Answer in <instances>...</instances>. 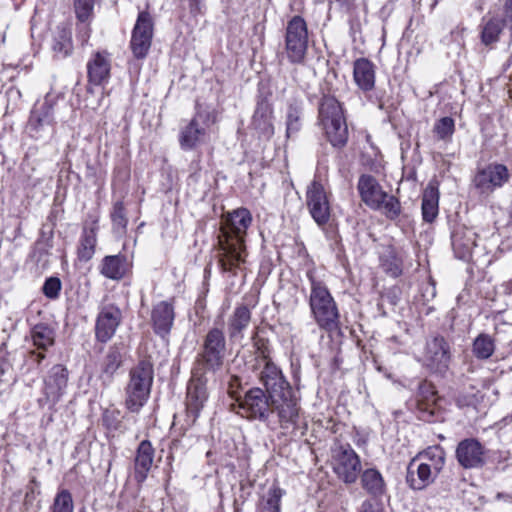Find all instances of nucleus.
Segmentation results:
<instances>
[{
  "label": "nucleus",
  "mask_w": 512,
  "mask_h": 512,
  "mask_svg": "<svg viewBox=\"0 0 512 512\" xmlns=\"http://www.w3.org/2000/svg\"><path fill=\"white\" fill-rule=\"evenodd\" d=\"M251 222V213L246 208H238L223 219L218 237V257L224 272H233L245 262V236Z\"/></svg>",
  "instance_id": "1"
},
{
  "label": "nucleus",
  "mask_w": 512,
  "mask_h": 512,
  "mask_svg": "<svg viewBox=\"0 0 512 512\" xmlns=\"http://www.w3.org/2000/svg\"><path fill=\"white\" fill-rule=\"evenodd\" d=\"M310 282L309 307L319 329L331 333L340 328V313L336 301L324 281L313 271L307 272Z\"/></svg>",
  "instance_id": "2"
},
{
  "label": "nucleus",
  "mask_w": 512,
  "mask_h": 512,
  "mask_svg": "<svg viewBox=\"0 0 512 512\" xmlns=\"http://www.w3.org/2000/svg\"><path fill=\"white\" fill-rule=\"evenodd\" d=\"M154 379L153 365L149 360H141L129 373L125 388V407L132 413H139L147 403Z\"/></svg>",
  "instance_id": "3"
},
{
  "label": "nucleus",
  "mask_w": 512,
  "mask_h": 512,
  "mask_svg": "<svg viewBox=\"0 0 512 512\" xmlns=\"http://www.w3.org/2000/svg\"><path fill=\"white\" fill-rule=\"evenodd\" d=\"M319 123L333 147L342 148L348 140V127L339 101L330 95L323 96L318 109Z\"/></svg>",
  "instance_id": "4"
},
{
  "label": "nucleus",
  "mask_w": 512,
  "mask_h": 512,
  "mask_svg": "<svg viewBox=\"0 0 512 512\" xmlns=\"http://www.w3.org/2000/svg\"><path fill=\"white\" fill-rule=\"evenodd\" d=\"M226 352V338L222 328L213 327L206 334L201 352L194 367L196 374L216 372L221 369Z\"/></svg>",
  "instance_id": "5"
},
{
  "label": "nucleus",
  "mask_w": 512,
  "mask_h": 512,
  "mask_svg": "<svg viewBox=\"0 0 512 512\" xmlns=\"http://www.w3.org/2000/svg\"><path fill=\"white\" fill-rule=\"evenodd\" d=\"M331 465L334 474L346 485L355 484L362 471L360 456L350 444L335 443L331 447Z\"/></svg>",
  "instance_id": "6"
},
{
  "label": "nucleus",
  "mask_w": 512,
  "mask_h": 512,
  "mask_svg": "<svg viewBox=\"0 0 512 512\" xmlns=\"http://www.w3.org/2000/svg\"><path fill=\"white\" fill-rule=\"evenodd\" d=\"M308 51V28L301 16H293L287 23L285 32V54L294 65L305 63Z\"/></svg>",
  "instance_id": "7"
},
{
  "label": "nucleus",
  "mask_w": 512,
  "mask_h": 512,
  "mask_svg": "<svg viewBox=\"0 0 512 512\" xmlns=\"http://www.w3.org/2000/svg\"><path fill=\"white\" fill-rule=\"evenodd\" d=\"M451 347L441 335H435L426 340L421 357L423 366L432 373H445L451 362Z\"/></svg>",
  "instance_id": "8"
},
{
  "label": "nucleus",
  "mask_w": 512,
  "mask_h": 512,
  "mask_svg": "<svg viewBox=\"0 0 512 512\" xmlns=\"http://www.w3.org/2000/svg\"><path fill=\"white\" fill-rule=\"evenodd\" d=\"M510 172L506 165L490 163L477 170L472 183L480 195L489 196L510 181Z\"/></svg>",
  "instance_id": "9"
},
{
  "label": "nucleus",
  "mask_w": 512,
  "mask_h": 512,
  "mask_svg": "<svg viewBox=\"0 0 512 512\" xmlns=\"http://www.w3.org/2000/svg\"><path fill=\"white\" fill-rule=\"evenodd\" d=\"M260 358L257 360L260 368L259 381L265 387L270 398L292 389L290 383L285 379L281 369L273 363L264 349L258 348Z\"/></svg>",
  "instance_id": "10"
},
{
  "label": "nucleus",
  "mask_w": 512,
  "mask_h": 512,
  "mask_svg": "<svg viewBox=\"0 0 512 512\" xmlns=\"http://www.w3.org/2000/svg\"><path fill=\"white\" fill-rule=\"evenodd\" d=\"M205 373L196 374V369H192V377L187 385L186 395V413L187 426H192L200 415L202 408L208 400V391L206 387L207 380Z\"/></svg>",
  "instance_id": "11"
},
{
  "label": "nucleus",
  "mask_w": 512,
  "mask_h": 512,
  "mask_svg": "<svg viewBox=\"0 0 512 512\" xmlns=\"http://www.w3.org/2000/svg\"><path fill=\"white\" fill-rule=\"evenodd\" d=\"M240 414L248 419L266 421L271 412L269 394L261 388L249 389L242 398L237 399Z\"/></svg>",
  "instance_id": "12"
},
{
  "label": "nucleus",
  "mask_w": 512,
  "mask_h": 512,
  "mask_svg": "<svg viewBox=\"0 0 512 512\" xmlns=\"http://www.w3.org/2000/svg\"><path fill=\"white\" fill-rule=\"evenodd\" d=\"M271 399V412L278 417V423L283 430H296L300 417V406L293 390L284 392Z\"/></svg>",
  "instance_id": "13"
},
{
  "label": "nucleus",
  "mask_w": 512,
  "mask_h": 512,
  "mask_svg": "<svg viewBox=\"0 0 512 512\" xmlns=\"http://www.w3.org/2000/svg\"><path fill=\"white\" fill-rule=\"evenodd\" d=\"M69 372L61 364L54 365L44 378V398L39 400L40 405L53 406L62 398L68 386Z\"/></svg>",
  "instance_id": "14"
},
{
  "label": "nucleus",
  "mask_w": 512,
  "mask_h": 512,
  "mask_svg": "<svg viewBox=\"0 0 512 512\" xmlns=\"http://www.w3.org/2000/svg\"><path fill=\"white\" fill-rule=\"evenodd\" d=\"M153 36V22L150 14L146 11L139 13L136 24L132 31L130 46L136 58H145L151 47Z\"/></svg>",
  "instance_id": "15"
},
{
  "label": "nucleus",
  "mask_w": 512,
  "mask_h": 512,
  "mask_svg": "<svg viewBox=\"0 0 512 512\" xmlns=\"http://www.w3.org/2000/svg\"><path fill=\"white\" fill-rule=\"evenodd\" d=\"M306 202L313 220L323 226L330 219V203L324 187L319 182H312L306 192Z\"/></svg>",
  "instance_id": "16"
},
{
  "label": "nucleus",
  "mask_w": 512,
  "mask_h": 512,
  "mask_svg": "<svg viewBox=\"0 0 512 512\" xmlns=\"http://www.w3.org/2000/svg\"><path fill=\"white\" fill-rule=\"evenodd\" d=\"M485 447L475 438H467L457 445L456 459L464 469H479L486 464Z\"/></svg>",
  "instance_id": "17"
},
{
  "label": "nucleus",
  "mask_w": 512,
  "mask_h": 512,
  "mask_svg": "<svg viewBox=\"0 0 512 512\" xmlns=\"http://www.w3.org/2000/svg\"><path fill=\"white\" fill-rule=\"evenodd\" d=\"M121 310L113 305L103 306L96 318L95 337L98 341L106 343L115 334L121 323Z\"/></svg>",
  "instance_id": "18"
},
{
  "label": "nucleus",
  "mask_w": 512,
  "mask_h": 512,
  "mask_svg": "<svg viewBox=\"0 0 512 512\" xmlns=\"http://www.w3.org/2000/svg\"><path fill=\"white\" fill-rule=\"evenodd\" d=\"M439 473L427 462L413 458L407 467L406 482L413 490H423L434 482Z\"/></svg>",
  "instance_id": "19"
},
{
  "label": "nucleus",
  "mask_w": 512,
  "mask_h": 512,
  "mask_svg": "<svg viewBox=\"0 0 512 512\" xmlns=\"http://www.w3.org/2000/svg\"><path fill=\"white\" fill-rule=\"evenodd\" d=\"M111 72L110 55L103 52H95L87 62V76L89 84L102 86L108 83Z\"/></svg>",
  "instance_id": "20"
},
{
  "label": "nucleus",
  "mask_w": 512,
  "mask_h": 512,
  "mask_svg": "<svg viewBox=\"0 0 512 512\" xmlns=\"http://www.w3.org/2000/svg\"><path fill=\"white\" fill-rule=\"evenodd\" d=\"M357 189L361 200L371 209L378 208L380 200L386 193L377 179L372 175L363 174L359 177Z\"/></svg>",
  "instance_id": "21"
},
{
  "label": "nucleus",
  "mask_w": 512,
  "mask_h": 512,
  "mask_svg": "<svg viewBox=\"0 0 512 512\" xmlns=\"http://www.w3.org/2000/svg\"><path fill=\"white\" fill-rule=\"evenodd\" d=\"M477 234L473 229L461 227L452 234V247L458 259L468 261L476 246Z\"/></svg>",
  "instance_id": "22"
},
{
  "label": "nucleus",
  "mask_w": 512,
  "mask_h": 512,
  "mask_svg": "<svg viewBox=\"0 0 512 512\" xmlns=\"http://www.w3.org/2000/svg\"><path fill=\"white\" fill-rule=\"evenodd\" d=\"M173 306L166 302L161 301L154 306L152 310V324L156 334L165 337L170 333L174 321Z\"/></svg>",
  "instance_id": "23"
},
{
  "label": "nucleus",
  "mask_w": 512,
  "mask_h": 512,
  "mask_svg": "<svg viewBox=\"0 0 512 512\" xmlns=\"http://www.w3.org/2000/svg\"><path fill=\"white\" fill-rule=\"evenodd\" d=\"M154 460V448L148 440H143L137 449L135 457L134 477L138 484H142L148 476Z\"/></svg>",
  "instance_id": "24"
},
{
  "label": "nucleus",
  "mask_w": 512,
  "mask_h": 512,
  "mask_svg": "<svg viewBox=\"0 0 512 512\" xmlns=\"http://www.w3.org/2000/svg\"><path fill=\"white\" fill-rule=\"evenodd\" d=\"M203 115L197 112L191 121L181 130L179 143L183 150H191L203 142L206 130L200 126L199 119Z\"/></svg>",
  "instance_id": "25"
},
{
  "label": "nucleus",
  "mask_w": 512,
  "mask_h": 512,
  "mask_svg": "<svg viewBox=\"0 0 512 512\" xmlns=\"http://www.w3.org/2000/svg\"><path fill=\"white\" fill-rule=\"evenodd\" d=\"M353 78L358 86L364 92L371 91L375 86V66L366 59L359 58L354 62Z\"/></svg>",
  "instance_id": "26"
},
{
  "label": "nucleus",
  "mask_w": 512,
  "mask_h": 512,
  "mask_svg": "<svg viewBox=\"0 0 512 512\" xmlns=\"http://www.w3.org/2000/svg\"><path fill=\"white\" fill-rule=\"evenodd\" d=\"M251 321V312L245 305L235 308L228 321V334L232 342L240 341L244 337V330Z\"/></svg>",
  "instance_id": "27"
},
{
  "label": "nucleus",
  "mask_w": 512,
  "mask_h": 512,
  "mask_svg": "<svg viewBox=\"0 0 512 512\" xmlns=\"http://www.w3.org/2000/svg\"><path fill=\"white\" fill-rule=\"evenodd\" d=\"M361 487L374 498L382 497L386 492V483L379 470L367 468L362 470L360 475Z\"/></svg>",
  "instance_id": "28"
},
{
  "label": "nucleus",
  "mask_w": 512,
  "mask_h": 512,
  "mask_svg": "<svg viewBox=\"0 0 512 512\" xmlns=\"http://www.w3.org/2000/svg\"><path fill=\"white\" fill-rule=\"evenodd\" d=\"M422 217L425 222L432 223L439 212V189L435 181H430L422 195Z\"/></svg>",
  "instance_id": "29"
},
{
  "label": "nucleus",
  "mask_w": 512,
  "mask_h": 512,
  "mask_svg": "<svg viewBox=\"0 0 512 512\" xmlns=\"http://www.w3.org/2000/svg\"><path fill=\"white\" fill-rule=\"evenodd\" d=\"M122 364V354L118 346H111L101 363L99 379L104 387L112 382L114 375Z\"/></svg>",
  "instance_id": "30"
},
{
  "label": "nucleus",
  "mask_w": 512,
  "mask_h": 512,
  "mask_svg": "<svg viewBox=\"0 0 512 512\" xmlns=\"http://www.w3.org/2000/svg\"><path fill=\"white\" fill-rule=\"evenodd\" d=\"M51 48L55 58L63 59L71 55L73 51L71 30L64 26H58L52 39Z\"/></svg>",
  "instance_id": "31"
},
{
  "label": "nucleus",
  "mask_w": 512,
  "mask_h": 512,
  "mask_svg": "<svg viewBox=\"0 0 512 512\" xmlns=\"http://www.w3.org/2000/svg\"><path fill=\"white\" fill-rule=\"evenodd\" d=\"M126 268V257L124 255H109L103 258L100 273L106 278L118 280L124 276Z\"/></svg>",
  "instance_id": "32"
},
{
  "label": "nucleus",
  "mask_w": 512,
  "mask_h": 512,
  "mask_svg": "<svg viewBox=\"0 0 512 512\" xmlns=\"http://www.w3.org/2000/svg\"><path fill=\"white\" fill-rule=\"evenodd\" d=\"M52 120V110L49 106L44 104L32 110L28 121V129L36 136L40 132L50 128Z\"/></svg>",
  "instance_id": "33"
},
{
  "label": "nucleus",
  "mask_w": 512,
  "mask_h": 512,
  "mask_svg": "<svg viewBox=\"0 0 512 512\" xmlns=\"http://www.w3.org/2000/svg\"><path fill=\"white\" fill-rule=\"evenodd\" d=\"M272 110L267 102H260L253 115V125L262 134L270 136L273 134Z\"/></svg>",
  "instance_id": "34"
},
{
  "label": "nucleus",
  "mask_w": 512,
  "mask_h": 512,
  "mask_svg": "<svg viewBox=\"0 0 512 512\" xmlns=\"http://www.w3.org/2000/svg\"><path fill=\"white\" fill-rule=\"evenodd\" d=\"M505 24L502 19L494 16L489 19H483L481 29V41L484 45H491L499 40Z\"/></svg>",
  "instance_id": "35"
},
{
  "label": "nucleus",
  "mask_w": 512,
  "mask_h": 512,
  "mask_svg": "<svg viewBox=\"0 0 512 512\" xmlns=\"http://www.w3.org/2000/svg\"><path fill=\"white\" fill-rule=\"evenodd\" d=\"M97 243V226L96 223L90 228H84L78 248V256L81 260H90L95 253Z\"/></svg>",
  "instance_id": "36"
},
{
  "label": "nucleus",
  "mask_w": 512,
  "mask_h": 512,
  "mask_svg": "<svg viewBox=\"0 0 512 512\" xmlns=\"http://www.w3.org/2000/svg\"><path fill=\"white\" fill-rule=\"evenodd\" d=\"M31 339L35 347L45 351L54 345L55 332L48 325L40 323L32 328Z\"/></svg>",
  "instance_id": "37"
},
{
  "label": "nucleus",
  "mask_w": 512,
  "mask_h": 512,
  "mask_svg": "<svg viewBox=\"0 0 512 512\" xmlns=\"http://www.w3.org/2000/svg\"><path fill=\"white\" fill-rule=\"evenodd\" d=\"M284 494L283 489L272 485L261 498L259 512H281V499Z\"/></svg>",
  "instance_id": "38"
},
{
  "label": "nucleus",
  "mask_w": 512,
  "mask_h": 512,
  "mask_svg": "<svg viewBox=\"0 0 512 512\" xmlns=\"http://www.w3.org/2000/svg\"><path fill=\"white\" fill-rule=\"evenodd\" d=\"M495 340L486 333L479 334L472 343V354L478 360L489 359L495 351Z\"/></svg>",
  "instance_id": "39"
},
{
  "label": "nucleus",
  "mask_w": 512,
  "mask_h": 512,
  "mask_svg": "<svg viewBox=\"0 0 512 512\" xmlns=\"http://www.w3.org/2000/svg\"><path fill=\"white\" fill-rule=\"evenodd\" d=\"M446 453L439 445L430 446L422 452H419L414 458L420 462H427L435 471H441L445 464Z\"/></svg>",
  "instance_id": "40"
},
{
  "label": "nucleus",
  "mask_w": 512,
  "mask_h": 512,
  "mask_svg": "<svg viewBox=\"0 0 512 512\" xmlns=\"http://www.w3.org/2000/svg\"><path fill=\"white\" fill-rule=\"evenodd\" d=\"M302 106L294 101L288 105L286 113V135L288 138L297 134L302 127Z\"/></svg>",
  "instance_id": "41"
},
{
  "label": "nucleus",
  "mask_w": 512,
  "mask_h": 512,
  "mask_svg": "<svg viewBox=\"0 0 512 512\" xmlns=\"http://www.w3.org/2000/svg\"><path fill=\"white\" fill-rule=\"evenodd\" d=\"M110 218L113 232L120 236L124 235L127 231L128 218L122 201H117L113 204Z\"/></svg>",
  "instance_id": "42"
},
{
  "label": "nucleus",
  "mask_w": 512,
  "mask_h": 512,
  "mask_svg": "<svg viewBox=\"0 0 512 512\" xmlns=\"http://www.w3.org/2000/svg\"><path fill=\"white\" fill-rule=\"evenodd\" d=\"M383 271L391 277H398L402 273V263L393 250H388L380 257Z\"/></svg>",
  "instance_id": "43"
},
{
  "label": "nucleus",
  "mask_w": 512,
  "mask_h": 512,
  "mask_svg": "<svg viewBox=\"0 0 512 512\" xmlns=\"http://www.w3.org/2000/svg\"><path fill=\"white\" fill-rule=\"evenodd\" d=\"M380 202L379 207L373 208V210L381 211L390 220H395L399 217L401 214V204L395 196L386 193V197H383Z\"/></svg>",
  "instance_id": "44"
},
{
  "label": "nucleus",
  "mask_w": 512,
  "mask_h": 512,
  "mask_svg": "<svg viewBox=\"0 0 512 512\" xmlns=\"http://www.w3.org/2000/svg\"><path fill=\"white\" fill-rule=\"evenodd\" d=\"M455 131V122L451 117H443L436 121L433 133L438 140L449 142Z\"/></svg>",
  "instance_id": "45"
},
{
  "label": "nucleus",
  "mask_w": 512,
  "mask_h": 512,
  "mask_svg": "<svg viewBox=\"0 0 512 512\" xmlns=\"http://www.w3.org/2000/svg\"><path fill=\"white\" fill-rule=\"evenodd\" d=\"M51 512H74L73 498L68 490L62 489L56 494Z\"/></svg>",
  "instance_id": "46"
},
{
  "label": "nucleus",
  "mask_w": 512,
  "mask_h": 512,
  "mask_svg": "<svg viewBox=\"0 0 512 512\" xmlns=\"http://www.w3.org/2000/svg\"><path fill=\"white\" fill-rule=\"evenodd\" d=\"M74 7L77 18L84 22L93 11L94 0H74Z\"/></svg>",
  "instance_id": "47"
},
{
  "label": "nucleus",
  "mask_w": 512,
  "mask_h": 512,
  "mask_svg": "<svg viewBox=\"0 0 512 512\" xmlns=\"http://www.w3.org/2000/svg\"><path fill=\"white\" fill-rule=\"evenodd\" d=\"M61 286L62 285L59 278L50 277L44 282L42 291L47 298L56 299L59 296Z\"/></svg>",
  "instance_id": "48"
},
{
  "label": "nucleus",
  "mask_w": 512,
  "mask_h": 512,
  "mask_svg": "<svg viewBox=\"0 0 512 512\" xmlns=\"http://www.w3.org/2000/svg\"><path fill=\"white\" fill-rule=\"evenodd\" d=\"M358 512H384V509L380 503L367 499L361 503Z\"/></svg>",
  "instance_id": "49"
},
{
  "label": "nucleus",
  "mask_w": 512,
  "mask_h": 512,
  "mask_svg": "<svg viewBox=\"0 0 512 512\" xmlns=\"http://www.w3.org/2000/svg\"><path fill=\"white\" fill-rule=\"evenodd\" d=\"M419 409H420V411H422V412H423V416H422V418H423L424 420L429 421V420H430V418H431V417L433 416V414H434L433 408H432V407H430L428 404H427V406H426V407H424V405H423V404H419Z\"/></svg>",
  "instance_id": "50"
},
{
  "label": "nucleus",
  "mask_w": 512,
  "mask_h": 512,
  "mask_svg": "<svg viewBox=\"0 0 512 512\" xmlns=\"http://www.w3.org/2000/svg\"><path fill=\"white\" fill-rule=\"evenodd\" d=\"M82 29H83V33L81 34L82 41H83V42H87V40H88V38H89V36H90V35H89V28H88V26H87V25H84V26L82 27Z\"/></svg>",
  "instance_id": "51"
},
{
  "label": "nucleus",
  "mask_w": 512,
  "mask_h": 512,
  "mask_svg": "<svg viewBox=\"0 0 512 512\" xmlns=\"http://www.w3.org/2000/svg\"><path fill=\"white\" fill-rule=\"evenodd\" d=\"M31 355L36 357L38 364L41 363L43 359H45V354L43 352L36 353L35 351H32Z\"/></svg>",
  "instance_id": "52"
},
{
  "label": "nucleus",
  "mask_w": 512,
  "mask_h": 512,
  "mask_svg": "<svg viewBox=\"0 0 512 512\" xmlns=\"http://www.w3.org/2000/svg\"><path fill=\"white\" fill-rule=\"evenodd\" d=\"M204 0H191V6L197 10H200V5Z\"/></svg>",
  "instance_id": "53"
},
{
  "label": "nucleus",
  "mask_w": 512,
  "mask_h": 512,
  "mask_svg": "<svg viewBox=\"0 0 512 512\" xmlns=\"http://www.w3.org/2000/svg\"><path fill=\"white\" fill-rule=\"evenodd\" d=\"M104 421L108 422V416H107V415H105V416H104ZM107 424H108V426H109V427H111V428H114V429H116V428H117L116 426H113L111 423H107Z\"/></svg>",
  "instance_id": "54"
},
{
  "label": "nucleus",
  "mask_w": 512,
  "mask_h": 512,
  "mask_svg": "<svg viewBox=\"0 0 512 512\" xmlns=\"http://www.w3.org/2000/svg\"><path fill=\"white\" fill-rule=\"evenodd\" d=\"M510 60H512V53H511V56H510Z\"/></svg>",
  "instance_id": "55"
}]
</instances>
